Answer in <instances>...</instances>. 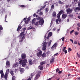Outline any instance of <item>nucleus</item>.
I'll list each match as a JSON object with an SVG mask.
<instances>
[{
	"label": "nucleus",
	"mask_w": 80,
	"mask_h": 80,
	"mask_svg": "<svg viewBox=\"0 0 80 80\" xmlns=\"http://www.w3.org/2000/svg\"><path fill=\"white\" fill-rule=\"evenodd\" d=\"M26 54L22 53L21 54V58L23 60H21L19 61V64L22 65L23 67H25L27 66V60L26 58Z\"/></svg>",
	"instance_id": "nucleus-1"
},
{
	"label": "nucleus",
	"mask_w": 80,
	"mask_h": 80,
	"mask_svg": "<svg viewBox=\"0 0 80 80\" xmlns=\"http://www.w3.org/2000/svg\"><path fill=\"white\" fill-rule=\"evenodd\" d=\"M20 38L19 40V43H21L25 39V34H24V32H22L20 34Z\"/></svg>",
	"instance_id": "nucleus-2"
},
{
	"label": "nucleus",
	"mask_w": 80,
	"mask_h": 80,
	"mask_svg": "<svg viewBox=\"0 0 80 80\" xmlns=\"http://www.w3.org/2000/svg\"><path fill=\"white\" fill-rule=\"evenodd\" d=\"M44 23V20H43V19L42 18L41 19L39 20L38 22H37L35 23V25H36V26H38V25H39L40 24L41 26H42L43 24Z\"/></svg>",
	"instance_id": "nucleus-3"
},
{
	"label": "nucleus",
	"mask_w": 80,
	"mask_h": 80,
	"mask_svg": "<svg viewBox=\"0 0 80 80\" xmlns=\"http://www.w3.org/2000/svg\"><path fill=\"white\" fill-rule=\"evenodd\" d=\"M45 63H46V62L45 61L41 62L39 66L38 67V68L41 70H42L43 69V65H45Z\"/></svg>",
	"instance_id": "nucleus-4"
},
{
	"label": "nucleus",
	"mask_w": 80,
	"mask_h": 80,
	"mask_svg": "<svg viewBox=\"0 0 80 80\" xmlns=\"http://www.w3.org/2000/svg\"><path fill=\"white\" fill-rule=\"evenodd\" d=\"M66 12H67V14H70L71 13H72L73 10L72 9H70V8H68L66 9Z\"/></svg>",
	"instance_id": "nucleus-5"
},
{
	"label": "nucleus",
	"mask_w": 80,
	"mask_h": 80,
	"mask_svg": "<svg viewBox=\"0 0 80 80\" xmlns=\"http://www.w3.org/2000/svg\"><path fill=\"white\" fill-rule=\"evenodd\" d=\"M57 43L55 42L53 45L51 49L52 50H54V49H56V48L57 47Z\"/></svg>",
	"instance_id": "nucleus-6"
},
{
	"label": "nucleus",
	"mask_w": 80,
	"mask_h": 80,
	"mask_svg": "<svg viewBox=\"0 0 80 80\" xmlns=\"http://www.w3.org/2000/svg\"><path fill=\"white\" fill-rule=\"evenodd\" d=\"M40 77V74H38L36 75L35 76V78H34V80H38Z\"/></svg>",
	"instance_id": "nucleus-7"
},
{
	"label": "nucleus",
	"mask_w": 80,
	"mask_h": 80,
	"mask_svg": "<svg viewBox=\"0 0 80 80\" xmlns=\"http://www.w3.org/2000/svg\"><path fill=\"white\" fill-rule=\"evenodd\" d=\"M46 44L47 43H44L43 44V47H42V50H45L47 49V46H46Z\"/></svg>",
	"instance_id": "nucleus-8"
},
{
	"label": "nucleus",
	"mask_w": 80,
	"mask_h": 80,
	"mask_svg": "<svg viewBox=\"0 0 80 80\" xmlns=\"http://www.w3.org/2000/svg\"><path fill=\"white\" fill-rule=\"evenodd\" d=\"M68 15L67 14H63L62 16V18L63 19H65V18H66Z\"/></svg>",
	"instance_id": "nucleus-9"
},
{
	"label": "nucleus",
	"mask_w": 80,
	"mask_h": 80,
	"mask_svg": "<svg viewBox=\"0 0 80 80\" xmlns=\"http://www.w3.org/2000/svg\"><path fill=\"white\" fill-rule=\"evenodd\" d=\"M42 51H40L38 52L37 53V56L38 57H40V56H42Z\"/></svg>",
	"instance_id": "nucleus-10"
},
{
	"label": "nucleus",
	"mask_w": 80,
	"mask_h": 80,
	"mask_svg": "<svg viewBox=\"0 0 80 80\" xmlns=\"http://www.w3.org/2000/svg\"><path fill=\"white\" fill-rule=\"evenodd\" d=\"M6 65L8 67H10V62L9 61H7Z\"/></svg>",
	"instance_id": "nucleus-11"
},
{
	"label": "nucleus",
	"mask_w": 80,
	"mask_h": 80,
	"mask_svg": "<svg viewBox=\"0 0 80 80\" xmlns=\"http://www.w3.org/2000/svg\"><path fill=\"white\" fill-rule=\"evenodd\" d=\"M28 62L29 65H33V61L32 59H29V60H28Z\"/></svg>",
	"instance_id": "nucleus-12"
},
{
	"label": "nucleus",
	"mask_w": 80,
	"mask_h": 80,
	"mask_svg": "<svg viewBox=\"0 0 80 80\" xmlns=\"http://www.w3.org/2000/svg\"><path fill=\"white\" fill-rule=\"evenodd\" d=\"M19 65V62H17L15 64H14L13 66L14 67H17Z\"/></svg>",
	"instance_id": "nucleus-13"
},
{
	"label": "nucleus",
	"mask_w": 80,
	"mask_h": 80,
	"mask_svg": "<svg viewBox=\"0 0 80 80\" xmlns=\"http://www.w3.org/2000/svg\"><path fill=\"white\" fill-rule=\"evenodd\" d=\"M20 72L22 74L24 72V69L23 68H20Z\"/></svg>",
	"instance_id": "nucleus-14"
},
{
	"label": "nucleus",
	"mask_w": 80,
	"mask_h": 80,
	"mask_svg": "<svg viewBox=\"0 0 80 80\" xmlns=\"http://www.w3.org/2000/svg\"><path fill=\"white\" fill-rule=\"evenodd\" d=\"M54 8H55L54 4H52L51 6L50 11H53V10L54 9Z\"/></svg>",
	"instance_id": "nucleus-15"
},
{
	"label": "nucleus",
	"mask_w": 80,
	"mask_h": 80,
	"mask_svg": "<svg viewBox=\"0 0 80 80\" xmlns=\"http://www.w3.org/2000/svg\"><path fill=\"white\" fill-rule=\"evenodd\" d=\"M54 61H55V59H54V58H52L50 61V63H51L52 64L53 63Z\"/></svg>",
	"instance_id": "nucleus-16"
},
{
	"label": "nucleus",
	"mask_w": 80,
	"mask_h": 80,
	"mask_svg": "<svg viewBox=\"0 0 80 80\" xmlns=\"http://www.w3.org/2000/svg\"><path fill=\"white\" fill-rule=\"evenodd\" d=\"M22 28V26L19 25L18 28V29H17V32H18V31H19V30H20V29H21Z\"/></svg>",
	"instance_id": "nucleus-17"
},
{
	"label": "nucleus",
	"mask_w": 80,
	"mask_h": 80,
	"mask_svg": "<svg viewBox=\"0 0 80 80\" xmlns=\"http://www.w3.org/2000/svg\"><path fill=\"white\" fill-rule=\"evenodd\" d=\"M57 15V13H56V12H55V11H54L53 12L52 14V16L54 17H56V16Z\"/></svg>",
	"instance_id": "nucleus-18"
},
{
	"label": "nucleus",
	"mask_w": 80,
	"mask_h": 80,
	"mask_svg": "<svg viewBox=\"0 0 80 80\" xmlns=\"http://www.w3.org/2000/svg\"><path fill=\"white\" fill-rule=\"evenodd\" d=\"M41 56L42 57H47V54H46V53L44 52L42 54Z\"/></svg>",
	"instance_id": "nucleus-19"
},
{
	"label": "nucleus",
	"mask_w": 80,
	"mask_h": 80,
	"mask_svg": "<svg viewBox=\"0 0 80 80\" xmlns=\"http://www.w3.org/2000/svg\"><path fill=\"white\" fill-rule=\"evenodd\" d=\"M4 77L5 79L6 80H7V78H8V74H5Z\"/></svg>",
	"instance_id": "nucleus-20"
},
{
	"label": "nucleus",
	"mask_w": 80,
	"mask_h": 80,
	"mask_svg": "<svg viewBox=\"0 0 80 80\" xmlns=\"http://www.w3.org/2000/svg\"><path fill=\"white\" fill-rule=\"evenodd\" d=\"M10 73L11 75L12 76H13V75H14V73H13V71L12 70L10 71Z\"/></svg>",
	"instance_id": "nucleus-21"
},
{
	"label": "nucleus",
	"mask_w": 80,
	"mask_h": 80,
	"mask_svg": "<svg viewBox=\"0 0 80 80\" xmlns=\"http://www.w3.org/2000/svg\"><path fill=\"white\" fill-rule=\"evenodd\" d=\"M63 10H62L60 11L58 13L60 14V15H62V13H63Z\"/></svg>",
	"instance_id": "nucleus-22"
},
{
	"label": "nucleus",
	"mask_w": 80,
	"mask_h": 80,
	"mask_svg": "<svg viewBox=\"0 0 80 80\" xmlns=\"http://www.w3.org/2000/svg\"><path fill=\"white\" fill-rule=\"evenodd\" d=\"M48 35L49 37H51V36L52 35V32H49L48 34Z\"/></svg>",
	"instance_id": "nucleus-23"
},
{
	"label": "nucleus",
	"mask_w": 80,
	"mask_h": 80,
	"mask_svg": "<svg viewBox=\"0 0 80 80\" xmlns=\"http://www.w3.org/2000/svg\"><path fill=\"white\" fill-rule=\"evenodd\" d=\"M79 34V32H77V31H76L74 33V34H75V35H76V36L78 35Z\"/></svg>",
	"instance_id": "nucleus-24"
},
{
	"label": "nucleus",
	"mask_w": 80,
	"mask_h": 80,
	"mask_svg": "<svg viewBox=\"0 0 80 80\" xmlns=\"http://www.w3.org/2000/svg\"><path fill=\"white\" fill-rule=\"evenodd\" d=\"M68 17H73V14H69L68 15Z\"/></svg>",
	"instance_id": "nucleus-25"
},
{
	"label": "nucleus",
	"mask_w": 80,
	"mask_h": 80,
	"mask_svg": "<svg viewBox=\"0 0 80 80\" xmlns=\"http://www.w3.org/2000/svg\"><path fill=\"white\" fill-rule=\"evenodd\" d=\"M10 71V70L9 69H8L6 70V74H7L8 75V73H9V71Z\"/></svg>",
	"instance_id": "nucleus-26"
},
{
	"label": "nucleus",
	"mask_w": 80,
	"mask_h": 80,
	"mask_svg": "<svg viewBox=\"0 0 80 80\" xmlns=\"http://www.w3.org/2000/svg\"><path fill=\"white\" fill-rule=\"evenodd\" d=\"M15 78H16L15 76H13L12 77V80H15Z\"/></svg>",
	"instance_id": "nucleus-27"
},
{
	"label": "nucleus",
	"mask_w": 80,
	"mask_h": 80,
	"mask_svg": "<svg viewBox=\"0 0 80 80\" xmlns=\"http://www.w3.org/2000/svg\"><path fill=\"white\" fill-rule=\"evenodd\" d=\"M52 40H50L49 42H48V46H50V45H51V43H52Z\"/></svg>",
	"instance_id": "nucleus-28"
},
{
	"label": "nucleus",
	"mask_w": 80,
	"mask_h": 80,
	"mask_svg": "<svg viewBox=\"0 0 80 80\" xmlns=\"http://www.w3.org/2000/svg\"><path fill=\"white\" fill-rule=\"evenodd\" d=\"M60 15L61 14L58 13L57 14V18H60Z\"/></svg>",
	"instance_id": "nucleus-29"
},
{
	"label": "nucleus",
	"mask_w": 80,
	"mask_h": 80,
	"mask_svg": "<svg viewBox=\"0 0 80 80\" xmlns=\"http://www.w3.org/2000/svg\"><path fill=\"white\" fill-rule=\"evenodd\" d=\"M75 31L74 30H72L70 32V35H72V33H73Z\"/></svg>",
	"instance_id": "nucleus-30"
},
{
	"label": "nucleus",
	"mask_w": 80,
	"mask_h": 80,
	"mask_svg": "<svg viewBox=\"0 0 80 80\" xmlns=\"http://www.w3.org/2000/svg\"><path fill=\"white\" fill-rule=\"evenodd\" d=\"M74 10H75L76 12H77L78 10V7L75 8Z\"/></svg>",
	"instance_id": "nucleus-31"
},
{
	"label": "nucleus",
	"mask_w": 80,
	"mask_h": 80,
	"mask_svg": "<svg viewBox=\"0 0 80 80\" xmlns=\"http://www.w3.org/2000/svg\"><path fill=\"white\" fill-rule=\"evenodd\" d=\"M7 15H5V22H8L7 21H6V19H7Z\"/></svg>",
	"instance_id": "nucleus-32"
},
{
	"label": "nucleus",
	"mask_w": 80,
	"mask_h": 80,
	"mask_svg": "<svg viewBox=\"0 0 80 80\" xmlns=\"http://www.w3.org/2000/svg\"><path fill=\"white\" fill-rule=\"evenodd\" d=\"M59 71H60V69L57 68L56 69V73H57V72H59Z\"/></svg>",
	"instance_id": "nucleus-33"
},
{
	"label": "nucleus",
	"mask_w": 80,
	"mask_h": 80,
	"mask_svg": "<svg viewBox=\"0 0 80 80\" xmlns=\"http://www.w3.org/2000/svg\"><path fill=\"white\" fill-rule=\"evenodd\" d=\"M66 48H67V47H64L63 48V49H62V52H64V51H65V50H66Z\"/></svg>",
	"instance_id": "nucleus-34"
},
{
	"label": "nucleus",
	"mask_w": 80,
	"mask_h": 80,
	"mask_svg": "<svg viewBox=\"0 0 80 80\" xmlns=\"http://www.w3.org/2000/svg\"><path fill=\"white\" fill-rule=\"evenodd\" d=\"M41 19V17H40L37 18V20H40Z\"/></svg>",
	"instance_id": "nucleus-35"
},
{
	"label": "nucleus",
	"mask_w": 80,
	"mask_h": 80,
	"mask_svg": "<svg viewBox=\"0 0 80 80\" xmlns=\"http://www.w3.org/2000/svg\"><path fill=\"white\" fill-rule=\"evenodd\" d=\"M46 12V13H48V8H47L45 10Z\"/></svg>",
	"instance_id": "nucleus-36"
},
{
	"label": "nucleus",
	"mask_w": 80,
	"mask_h": 80,
	"mask_svg": "<svg viewBox=\"0 0 80 80\" xmlns=\"http://www.w3.org/2000/svg\"><path fill=\"white\" fill-rule=\"evenodd\" d=\"M58 3H59V4H63V2H62L61 1H59L58 2Z\"/></svg>",
	"instance_id": "nucleus-37"
},
{
	"label": "nucleus",
	"mask_w": 80,
	"mask_h": 80,
	"mask_svg": "<svg viewBox=\"0 0 80 80\" xmlns=\"http://www.w3.org/2000/svg\"><path fill=\"white\" fill-rule=\"evenodd\" d=\"M3 30V27H2V26L0 25V30Z\"/></svg>",
	"instance_id": "nucleus-38"
},
{
	"label": "nucleus",
	"mask_w": 80,
	"mask_h": 80,
	"mask_svg": "<svg viewBox=\"0 0 80 80\" xmlns=\"http://www.w3.org/2000/svg\"><path fill=\"white\" fill-rule=\"evenodd\" d=\"M1 77L2 78H3V77H4V73H2V74H1Z\"/></svg>",
	"instance_id": "nucleus-39"
},
{
	"label": "nucleus",
	"mask_w": 80,
	"mask_h": 80,
	"mask_svg": "<svg viewBox=\"0 0 80 80\" xmlns=\"http://www.w3.org/2000/svg\"><path fill=\"white\" fill-rule=\"evenodd\" d=\"M56 24H59V23H58V19H56Z\"/></svg>",
	"instance_id": "nucleus-40"
},
{
	"label": "nucleus",
	"mask_w": 80,
	"mask_h": 80,
	"mask_svg": "<svg viewBox=\"0 0 80 80\" xmlns=\"http://www.w3.org/2000/svg\"><path fill=\"white\" fill-rule=\"evenodd\" d=\"M77 25L78 27H80V23H78Z\"/></svg>",
	"instance_id": "nucleus-41"
},
{
	"label": "nucleus",
	"mask_w": 80,
	"mask_h": 80,
	"mask_svg": "<svg viewBox=\"0 0 80 80\" xmlns=\"http://www.w3.org/2000/svg\"><path fill=\"white\" fill-rule=\"evenodd\" d=\"M28 22H29L28 21V20H27L25 21V23H26V24H27L28 23Z\"/></svg>",
	"instance_id": "nucleus-42"
},
{
	"label": "nucleus",
	"mask_w": 80,
	"mask_h": 80,
	"mask_svg": "<svg viewBox=\"0 0 80 80\" xmlns=\"http://www.w3.org/2000/svg\"><path fill=\"white\" fill-rule=\"evenodd\" d=\"M35 18H34L33 19L32 21V23H34L35 22Z\"/></svg>",
	"instance_id": "nucleus-43"
},
{
	"label": "nucleus",
	"mask_w": 80,
	"mask_h": 80,
	"mask_svg": "<svg viewBox=\"0 0 80 80\" xmlns=\"http://www.w3.org/2000/svg\"><path fill=\"white\" fill-rule=\"evenodd\" d=\"M58 21H59V22H61L62 20H61V19H60L59 18H58Z\"/></svg>",
	"instance_id": "nucleus-44"
},
{
	"label": "nucleus",
	"mask_w": 80,
	"mask_h": 80,
	"mask_svg": "<svg viewBox=\"0 0 80 80\" xmlns=\"http://www.w3.org/2000/svg\"><path fill=\"white\" fill-rule=\"evenodd\" d=\"M0 73H1V74H2V73H3V71L0 70Z\"/></svg>",
	"instance_id": "nucleus-45"
},
{
	"label": "nucleus",
	"mask_w": 80,
	"mask_h": 80,
	"mask_svg": "<svg viewBox=\"0 0 80 80\" xmlns=\"http://www.w3.org/2000/svg\"><path fill=\"white\" fill-rule=\"evenodd\" d=\"M50 38V36H48H48H47L46 38V39H47V40H48V39H49V38Z\"/></svg>",
	"instance_id": "nucleus-46"
},
{
	"label": "nucleus",
	"mask_w": 80,
	"mask_h": 80,
	"mask_svg": "<svg viewBox=\"0 0 80 80\" xmlns=\"http://www.w3.org/2000/svg\"><path fill=\"white\" fill-rule=\"evenodd\" d=\"M20 7L24 8L25 7V6L24 5H21Z\"/></svg>",
	"instance_id": "nucleus-47"
},
{
	"label": "nucleus",
	"mask_w": 80,
	"mask_h": 80,
	"mask_svg": "<svg viewBox=\"0 0 80 80\" xmlns=\"http://www.w3.org/2000/svg\"><path fill=\"white\" fill-rule=\"evenodd\" d=\"M68 50H69V51H70V52H71V51H72V49H71V48H68Z\"/></svg>",
	"instance_id": "nucleus-48"
},
{
	"label": "nucleus",
	"mask_w": 80,
	"mask_h": 80,
	"mask_svg": "<svg viewBox=\"0 0 80 80\" xmlns=\"http://www.w3.org/2000/svg\"><path fill=\"white\" fill-rule=\"evenodd\" d=\"M62 71H59L58 72V73H59V74H60V73H62Z\"/></svg>",
	"instance_id": "nucleus-49"
},
{
	"label": "nucleus",
	"mask_w": 80,
	"mask_h": 80,
	"mask_svg": "<svg viewBox=\"0 0 80 80\" xmlns=\"http://www.w3.org/2000/svg\"><path fill=\"white\" fill-rule=\"evenodd\" d=\"M58 53H56V54H55L54 55V56H57V55H58Z\"/></svg>",
	"instance_id": "nucleus-50"
},
{
	"label": "nucleus",
	"mask_w": 80,
	"mask_h": 80,
	"mask_svg": "<svg viewBox=\"0 0 80 80\" xmlns=\"http://www.w3.org/2000/svg\"><path fill=\"white\" fill-rule=\"evenodd\" d=\"M68 7H69V5H66V8H68Z\"/></svg>",
	"instance_id": "nucleus-51"
},
{
	"label": "nucleus",
	"mask_w": 80,
	"mask_h": 80,
	"mask_svg": "<svg viewBox=\"0 0 80 80\" xmlns=\"http://www.w3.org/2000/svg\"><path fill=\"white\" fill-rule=\"evenodd\" d=\"M74 44H76V45H77V44H78L77 42V41H75L74 42Z\"/></svg>",
	"instance_id": "nucleus-52"
},
{
	"label": "nucleus",
	"mask_w": 80,
	"mask_h": 80,
	"mask_svg": "<svg viewBox=\"0 0 80 80\" xmlns=\"http://www.w3.org/2000/svg\"><path fill=\"white\" fill-rule=\"evenodd\" d=\"M22 30H23V31H25V30H26V28H22Z\"/></svg>",
	"instance_id": "nucleus-53"
},
{
	"label": "nucleus",
	"mask_w": 80,
	"mask_h": 80,
	"mask_svg": "<svg viewBox=\"0 0 80 80\" xmlns=\"http://www.w3.org/2000/svg\"><path fill=\"white\" fill-rule=\"evenodd\" d=\"M64 53L65 54L67 53V50H65L64 51Z\"/></svg>",
	"instance_id": "nucleus-54"
},
{
	"label": "nucleus",
	"mask_w": 80,
	"mask_h": 80,
	"mask_svg": "<svg viewBox=\"0 0 80 80\" xmlns=\"http://www.w3.org/2000/svg\"><path fill=\"white\" fill-rule=\"evenodd\" d=\"M78 7H80V2H78Z\"/></svg>",
	"instance_id": "nucleus-55"
},
{
	"label": "nucleus",
	"mask_w": 80,
	"mask_h": 80,
	"mask_svg": "<svg viewBox=\"0 0 80 80\" xmlns=\"http://www.w3.org/2000/svg\"><path fill=\"white\" fill-rule=\"evenodd\" d=\"M70 41H71L72 42V43H73V40L72 39H70Z\"/></svg>",
	"instance_id": "nucleus-56"
},
{
	"label": "nucleus",
	"mask_w": 80,
	"mask_h": 80,
	"mask_svg": "<svg viewBox=\"0 0 80 80\" xmlns=\"http://www.w3.org/2000/svg\"><path fill=\"white\" fill-rule=\"evenodd\" d=\"M77 29L78 31H79V30H80V28H79V27H78L77 28Z\"/></svg>",
	"instance_id": "nucleus-57"
},
{
	"label": "nucleus",
	"mask_w": 80,
	"mask_h": 80,
	"mask_svg": "<svg viewBox=\"0 0 80 80\" xmlns=\"http://www.w3.org/2000/svg\"><path fill=\"white\" fill-rule=\"evenodd\" d=\"M26 68V69H29V67L28 66H27Z\"/></svg>",
	"instance_id": "nucleus-58"
},
{
	"label": "nucleus",
	"mask_w": 80,
	"mask_h": 80,
	"mask_svg": "<svg viewBox=\"0 0 80 80\" xmlns=\"http://www.w3.org/2000/svg\"><path fill=\"white\" fill-rule=\"evenodd\" d=\"M50 52H49V51H48L47 52H46V54H47V55H48V54H49V53Z\"/></svg>",
	"instance_id": "nucleus-59"
},
{
	"label": "nucleus",
	"mask_w": 80,
	"mask_h": 80,
	"mask_svg": "<svg viewBox=\"0 0 80 80\" xmlns=\"http://www.w3.org/2000/svg\"><path fill=\"white\" fill-rule=\"evenodd\" d=\"M78 10H80V6L78 7Z\"/></svg>",
	"instance_id": "nucleus-60"
},
{
	"label": "nucleus",
	"mask_w": 80,
	"mask_h": 80,
	"mask_svg": "<svg viewBox=\"0 0 80 80\" xmlns=\"http://www.w3.org/2000/svg\"><path fill=\"white\" fill-rule=\"evenodd\" d=\"M39 13L40 15H43V12H40Z\"/></svg>",
	"instance_id": "nucleus-61"
},
{
	"label": "nucleus",
	"mask_w": 80,
	"mask_h": 80,
	"mask_svg": "<svg viewBox=\"0 0 80 80\" xmlns=\"http://www.w3.org/2000/svg\"><path fill=\"white\" fill-rule=\"evenodd\" d=\"M78 2V0H74V2Z\"/></svg>",
	"instance_id": "nucleus-62"
},
{
	"label": "nucleus",
	"mask_w": 80,
	"mask_h": 80,
	"mask_svg": "<svg viewBox=\"0 0 80 80\" xmlns=\"http://www.w3.org/2000/svg\"><path fill=\"white\" fill-rule=\"evenodd\" d=\"M30 28L31 29H33V27L32 26H30Z\"/></svg>",
	"instance_id": "nucleus-63"
},
{
	"label": "nucleus",
	"mask_w": 80,
	"mask_h": 80,
	"mask_svg": "<svg viewBox=\"0 0 80 80\" xmlns=\"http://www.w3.org/2000/svg\"><path fill=\"white\" fill-rule=\"evenodd\" d=\"M27 80H31V78L29 77L28 79Z\"/></svg>",
	"instance_id": "nucleus-64"
}]
</instances>
